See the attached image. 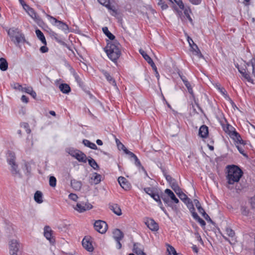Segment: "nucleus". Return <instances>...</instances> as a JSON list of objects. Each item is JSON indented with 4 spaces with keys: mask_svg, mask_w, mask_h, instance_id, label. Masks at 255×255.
<instances>
[{
    "mask_svg": "<svg viewBox=\"0 0 255 255\" xmlns=\"http://www.w3.org/2000/svg\"><path fill=\"white\" fill-rule=\"evenodd\" d=\"M121 44L118 41L108 42L105 51L108 57L113 62H116L121 55Z\"/></svg>",
    "mask_w": 255,
    "mask_h": 255,
    "instance_id": "1",
    "label": "nucleus"
},
{
    "mask_svg": "<svg viewBox=\"0 0 255 255\" xmlns=\"http://www.w3.org/2000/svg\"><path fill=\"white\" fill-rule=\"evenodd\" d=\"M227 168L228 171L226 179L228 184H234L235 183L238 182L243 174L241 169L235 165H228Z\"/></svg>",
    "mask_w": 255,
    "mask_h": 255,
    "instance_id": "2",
    "label": "nucleus"
},
{
    "mask_svg": "<svg viewBox=\"0 0 255 255\" xmlns=\"http://www.w3.org/2000/svg\"><path fill=\"white\" fill-rule=\"evenodd\" d=\"M7 34L10 40L13 43L18 46L20 43L26 42L24 34L17 28L12 27L7 31Z\"/></svg>",
    "mask_w": 255,
    "mask_h": 255,
    "instance_id": "3",
    "label": "nucleus"
},
{
    "mask_svg": "<svg viewBox=\"0 0 255 255\" xmlns=\"http://www.w3.org/2000/svg\"><path fill=\"white\" fill-rule=\"evenodd\" d=\"M42 12L45 14L50 22L54 26L64 31L65 33L69 32V27L68 25L62 21L58 20L56 18L46 13L43 10Z\"/></svg>",
    "mask_w": 255,
    "mask_h": 255,
    "instance_id": "4",
    "label": "nucleus"
},
{
    "mask_svg": "<svg viewBox=\"0 0 255 255\" xmlns=\"http://www.w3.org/2000/svg\"><path fill=\"white\" fill-rule=\"evenodd\" d=\"M7 161L8 164L11 166V171L13 175L19 174V171L17 170V165L15 163V153L9 151L7 155Z\"/></svg>",
    "mask_w": 255,
    "mask_h": 255,
    "instance_id": "5",
    "label": "nucleus"
},
{
    "mask_svg": "<svg viewBox=\"0 0 255 255\" xmlns=\"http://www.w3.org/2000/svg\"><path fill=\"white\" fill-rule=\"evenodd\" d=\"M24 9L28 14L37 23H39L42 21L40 16L37 14L35 10L28 5L24 3L22 4Z\"/></svg>",
    "mask_w": 255,
    "mask_h": 255,
    "instance_id": "6",
    "label": "nucleus"
},
{
    "mask_svg": "<svg viewBox=\"0 0 255 255\" xmlns=\"http://www.w3.org/2000/svg\"><path fill=\"white\" fill-rule=\"evenodd\" d=\"M69 153L80 162H83L84 163L87 162L86 155L79 150L73 149H70Z\"/></svg>",
    "mask_w": 255,
    "mask_h": 255,
    "instance_id": "7",
    "label": "nucleus"
},
{
    "mask_svg": "<svg viewBox=\"0 0 255 255\" xmlns=\"http://www.w3.org/2000/svg\"><path fill=\"white\" fill-rule=\"evenodd\" d=\"M9 251L11 255H19L20 244L16 240H12L10 241Z\"/></svg>",
    "mask_w": 255,
    "mask_h": 255,
    "instance_id": "8",
    "label": "nucleus"
},
{
    "mask_svg": "<svg viewBox=\"0 0 255 255\" xmlns=\"http://www.w3.org/2000/svg\"><path fill=\"white\" fill-rule=\"evenodd\" d=\"M94 228L99 233L104 234L107 230L108 225L105 221L97 220L94 223Z\"/></svg>",
    "mask_w": 255,
    "mask_h": 255,
    "instance_id": "9",
    "label": "nucleus"
},
{
    "mask_svg": "<svg viewBox=\"0 0 255 255\" xmlns=\"http://www.w3.org/2000/svg\"><path fill=\"white\" fill-rule=\"evenodd\" d=\"M99 2L106 6L109 10L110 13L113 16H116L118 14L117 9L115 6L112 5L110 4L109 0H98Z\"/></svg>",
    "mask_w": 255,
    "mask_h": 255,
    "instance_id": "10",
    "label": "nucleus"
},
{
    "mask_svg": "<svg viewBox=\"0 0 255 255\" xmlns=\"http://www.w3.org/2000/svg\"><path fill=\"white\" fill-rule=\"evenodd\" d=\"M145 224L147 227L152 231H157L159 229L158 224L151 218H147L145 221Z\"/></svg>",
    "mask_w": 255,
    "mask_h": 255,
    "instance_id": "11",
    "label": "nucleus"
},
{
    "mask_svg": "<svg viewBox=\"0 0 255 255\" xmlns=\"http://www.w3.org/2000/svg\"><path fill=\"white\" fill-rule=\"evenodd\" d=\"M230 137L233 138L238 144L245 145V141L242 139L240 134L235 130L230 133Z\"/></svg>",
    "mask_w": 255,
    "mask_h": 255,
    "instance_id": "12",
    "label": "nucleus"
},
{
    "mask_svg": "<svg viewBox=\"0 0 255 255\" xmlns=\"http://www.w3.org/2000/svg\"><path fill=\"white\" fill-rule=\"evenodd\" d=\"M92 208V205L90 204L77 203L75 209L79 212H83Z\"/></svg>",
    "mask_w": 255,
    "mask_h": 255,
    "instance_id": "13",
    "label": "nucleus"
},
{
    "mask_svg": "<svg viewBox=\"0 0 255 255\" xmlns=\"http://www.w3.org/2000/svg\"><path fill=\"white\" fill-rule=\"evenodd\" d=\"M118 182L121 186L126 190H128L130 189V185L128 182L126 178L120 176L118 178Z\"/></svg>",
    "mask_w": 255,
    "mask_h": 255,
    "instance_id": "14",
    "label": "nucleus"
},
{
    "mask_svg": "<svg viewBox=\"0 0 255 255\" xmlns=\"http://www.w3.org/2000/svg\"><path fill=\"white\" fill-rule=\"evenodd\" d=\"M52 231L51 230L50 227L46 226L44 227V235L45 237L51 243H52L54 241V240L52 239Z\"/></svg>",
    "mask_w": 255,
    "mask_h": 255,
    "instance_id": "15",
    "label": "nucleus"
},
{
    "mask_svg": "<svg viewBox=\"0 0 255 255\" xmlns=\"http://www.w3.org/2000/svg\"><path fill=\"white\" fill-rule=\"evenodd\" d=\"M101 72L102 74L105 76L109 83L114 87L117 88L115 80L110 75V74L107 71L104 70H102Z\"/></svg>",
    "mask_w": 255,
    "mask_h": 255,
    "instance_id": "16",
    "label": "nucleus"
},
{
    "mask_svg": "<svg viewBox=\"0 0 255 255\" xmlns=\"http://www.w3.org/2000/svg\"><path fill=\"white\" fill-rule=\"evenodd\" d=\"M109 208L118 216H121L122 214L121 209L117 204H110Z\"/></svg>",
    "mask_w": 255,
    "mask_h": 255,
    "instance_id": "17",
    "label": "nucleus"
},
{
    "mask_svg": "<svg viewBox=\"0 0 255 255\" xmlns=\"http://www.w3.org/2000/svg\"><path fill=\"white\" fill-rule=\"evenodd\" d=\"M82 246L84 249L89 252H93L94 250V248L91 242L85 238H84L82 241Z\"/></svg>",
    "mask_w": 255,
    "mask_h": 255,
    "instance_id": "18",
    "label": "nucleus"
},
{
    "mask_svg": "<svg viewBox=\"0 0 255 255\" xmlns=\"http://www.w3.org/2000/svg\"><path fill=\"white\" fill-rule=\"evenodd\" d=\"M208 128L205 126H202L199 130V135L202 138H206L208 135Z\"/></svg>",
    "mask_w": 255,
    "mask_h": 255,
    "instance_id": "19",
    "label": "nucleus"
},
{
    "mask_svg": "<svg viewBox=\"0 0 255 255\" xmlns=\"http://www.w3.org/2000/svg\"><path fill=\"white\" fill-rule=\"evenodd\" d=\"M143 190L146 194L150 196L155 201L159 197V195L154 192L153 190L150 187L144 188Z\"/></svg>",
    "mask_w": 255,
    "mask_h": 255,
    "instance_id": "20",
    "label": "nucleus"
},
{
    "mask_svg": "<svg viewBox=\"0 0 255 255\" xmlns=\"http://www.w3.org/2000/svg\"><path fill=\"white\" fill-rule=\"evenodd\" d=\"M133 251L137 255H146L142 249L141 248L140 244L138 243L134 244Z\"/></svg>",
    "mask_w": 255,
    "mask_h": 255,
    "instance_id": "21",
    "label": "nucleus"
},
{
    "mask_svg": "<svg viewBox=\"0 0 255 255\" xmlns=\"http://www.w3.org/2000/svg\"><path fill=\"white\" fill-rule=\"evenodd\" d=\"M190 48L191 51L192 52L194 55L197 56L199 58L203 57V56L202 54L200 49H199L198 46L196 44L191 46Z\"/></svg>",
    "mask_w": 255,
    "mask_h": 255,
    "instance_id": "22",
    "label": "nucleus"
},
{
    "mask_svg": "<svg viewBox=\"0 0 255 255\" xmlns=\"http://www.w3.org/2000/svg\"><path fill=\"white\" fill-rule=\"evenodd\" d=\"M236 67L238 68L239 72L242 75V76L247 80V81L249 82H252V80L250 76V74L249 72H246L245 69H240L238 65Z\"/></svg>",
    "mask_w": 255,
    "mask_h": 255,
    "instance_id": "23",
    "label": "nucleus"
},
{
    "mask_svg": "<svg viewBox=\"0 0 255 255\" xmlns=\"http://www.w3.org/2000/svg\"><path fill=\"white\" fill-rule=\"evenodd\" d=\"M113 238L115 240H122L124 237L123 233L118 229H115L113 232Z\"/></svg>",
    "mask_w": 255,
    "mask_h": 255,
    "instance_id": "24",
    "label": "nucleus"
},
{
    "mask_svg": "<svg viewBox=\"0 0 255 255\" xmlns=\"http://www.w3.org/2000/svg\"><path fill=\"white\" fill-rule=\"evenodd\" d=\"M165 193L168 195V197L175 203H179V200L176 197L174 193L169 189H166L165 190Z\"/></svg>",
    "mask_w": 255,
    "mask_h": 255,
    "instance_id": "25",
    "label": "nucleus"
},
{
    "mask_svg": "<svg viewBox=\"0 0 255 255\" xmlns=\"http://www.w3.org/2000/svg\"><path fill=\"white\" fill-rule=\"evenodd\" d=\"M60 90L64 94H68L71 91V88L69 85L62 83L59 85Z\"/></svg>",
    "mask_w": 255,
    "mask_h": 255,
    "instance_id": "26",
    "label": "nucleus"
},
{
    "mask_svg": "<svg viewBox=\"0 0 255 255\" xmlns=\"http://www.w3.org/2000/svg\"><path fill=\"white\" fill-rule=\"evenodd\" d=\"M43 194L40 191H37L34 193V199L35 201L38 203L40 204L43 202Z\"/></svg>",
    "mask_w": 255,
    "mask_h": 255,
    "instance_id": "27",
    "label": "nucleus"
},
{
    "mask_svg": "<svg viewBox=\"0 0 255 255\" xmlns=\"http://www.w3.org/2000/svg\"><path fill=\"white\" fill-rule=\"evenodd\" d=\"M35 33L38 38L41 41V42L44 45H46V40L42 32L40 30L37 29L35 30Z\"/></svg>",
    "mask_w": 255,
    "mask_h": 255,
    "instance_id": "28",
    "label": "nucleus"
},
{
    "mask_svg": "<svg viewBox=\"0 0 255 255\" xmlns=\"http://www.w3.org/2000/svg\"><path fill=\"white\" fill-rule=\"evenodd\" d=\"M71 185L72 187L75 190H80L82 187V183L80 181L75 179L71 180Z\"/></svg>",
    "mask_w": 255,
    "mask_h": 255,
    "instance_id": "29",
    "label": "nucleus"
},
{
    "mask_svg": "<svg viewBox=\"0 0 255 255\" xmlns=\"http://www.w3.org/2000/svg\"><path fill=\"white\" fill-rule=\"evenodd\" d=\"M8 68V63L4 58H0V70L2 71H6Z\"/></svg>",
    "mask_w": 255,
    "mask_h": 255,
    "instance_id": "30",
    "label": "nucleus"
},
{
    "mask_svg": "<svg viewBox=\"0 0 255 255\" xmlns=\"http://www.w3.org/2000/svg\"><path fill=\"white\" fill-rule=\"evenodd\" d=\"M101 175L97 173H94L91 177V180L95 184L99 183L101 181Z\"/></svg>",
    "mask_w": 255,
    "mask_h": 255,
    "instance_id": "31",
    "label": "nucleus"
},
{
    "mask_svg": "<svg viewBox=\"0 0 255 255\" xmlns=\"http://www.w3.org/2000/svg\"><path fill=\"white\" fill-rule=\"evenodd\" d=\"M103 32L111 40L115 39V36L109 31L107 27H104L102 28Z\"/></svg>",
    "mask_w": 255,
    "mask_h": 255,
    "instance_id": "32",
    "label": "nucleus"
},
{
    "mask_svg": "<svg viewBox=\"0 0 255 255\" xmlns=\"http://www.w3.org/2000/svg\"><path fill=\"white\" fill-rule=\"evenodd\" d=\"M83 143L86 146L89 147H90L91 149H97V145L94 143L91 142L89 140L83 139Z\"/></svg>",
    "mask_w": 255,
    "mask_h": 255,
    "instance_id": "33",
    "label": "nucleus"
},
{
    "mask_svg": "<svg viewBox=\"0 0 255 255\" xmlns=\"http://www.w3.org/2000/svg\"><path fill=\"white\" fill-rule=\"evenodd\" d=\"M171 187L177 195L182 191L181 188L179 187L176 181H174V182L172 183Z\"/></svg>",
    "mask_w": 255,
    "mask_h": 255,
    "instance_id": "34",
    "label": "nucleus"
},
{
    "mask_svg": "<svg viewBox=\"0 0 255 255\" xmlns=\"http://www.w3.org/2000/svg\"><path fill=\"white\" fill-rule=\"evenodd\" d=\"M88 162L89 165L95 170H98L99 169L98 164L93 158L90 157V158L88 159Z\"/></svg>",
    "mask_w": 255,
    "mask_h": 255,
    "instance_id": "35",
    "label": "nucleus"
},
{
    "mask_svg": "<svg viewBox=\"0 0 255 255\" xmlns=\"http://www.w3.org/2000/svg\"><path fill=\"white\" fill-rule=\"evenodd\" d=\"M139 52L140 54L144 58V59L148 62V63H150V62H152V59L147 54V53L143 50L139 49Z\"/></svg>",
    "mask_w": 255,
    "mask_h": 255,
    "instance_id": "36",
    "label": "nucleus"
},
{
    "mask_svg": "<svg viewBox=\"0 0 255 255\" xmlns=\"http://www.w3.org/2000/svg\"><path fill=\"white\" fill-rule=\"evenodd\" d=\"M33 145V141L30 139H29L28 137L26 138V145H25V151H27L30 150L31 148L32 147Z\"/></svg>",
    "mask_w": 255,
    "mask_h": 255,
    "instance_id": "37",
    "label": "nucleus"
},
{
    "mask_svg": "<svg viewBox=\"0 0 255 255\" xmlns=\"http://www.w3.org/2000/svg\"><path fill=\"white\" fill-rule=\"evenodd\" d=\"M167 251L168 252V254L167 255H177V254L175 250V249L171 246L168 245Z\"/></svg>",
    "mask_w": 255,
    "mask_h": 255,
    "instance_id": "38",
    "label": "nucleus"
},
{
    "mask_svg": "<svg viewBox=\"0 0 255 255\" xmlns=\"http://www.w3.org/2000/svg\"><path fill=\"white\" fill-rule=\"evenodd\" d=\"M185 86L187 88L188 92L191 94L192 97L194 98V94L191 84L188 81H185Z\"/></svg>",
    "mask_w": 255,
    "mask_h": 255,
    "instance_id": "39",
    "label": "nucleus"
},
{
    "mask_svg": "<svg viewBox=\"0 0 255 255\" xmlns=\"http://www.w3.org/2000/svg\"><path fill=\"white\" fill-rule=\"evenodd\" d=\"M194 204H195V206H196L197 209H198V212L200 213V214H202L204 213V212H205L204 210V209L202 207L199 201L197 200V199H195L194 200Z\"/></svg>",
    "mask_w": 255,
    "mask_h": 255,
    "instance_id": "40",
    "label": "nucleus"
},
{
    "mask_svg": "<svg viewBox=\"0 0 255 255\" xmlns=\"http://www.w3.org/2000/svg\"><path fill=\"white\" fill-rule=\"evenodd\" d=\"M157 3L158 6H160L162 10L166 9L168 7L163 0H157Z\"/></svg>",
    "mask_w": 255,
    "mask_h": 255,
    "instance_id": "41",
    "label": "nucleus"
},
{
    "mask_svg": "<svg viewBox=\"0 0 255 255\" xmlns=\"http://www.w3.org/2000/svg\"><path fill=\"white\" fill-rule=\"evenodd\" d=\"M73 76L74 77V78H75L76 81L77 82L78 85L80 87H82V86H83V83L82 81L81 78L80 77V76L76 73H74Z\"/></svg>",
    "mask_w": 255,
    "mask_h": 255,
    "instance_id": "42",
    "label": "nucleus"
},
{
    "mask_svg": "<svg viewBox=\"0 0 255 255\" xmlns=\"http://www.w3.org/2000/svg\"><path fill=\"white\" fill-rule=\"evenodd\" d=\"M172 3L173 2H175L177 5L179 7V8L181 9H184V5L181 0H169Z\"/></svg>",
    "mask_w": 255,
    "mask_h": 255,
    "instance_id": "43",
    "label": "nucleus"
},
{
    "mask_svg": "<svg viewBox=\"0 0 255 255\" xmlns=\"http://www.w3.org/2000/svg\"><path fill=\"white\" fill-rule=\"evenodd\" d=\"M51 36L58 43H61V44H62L64 43L63 42V41L61 40V39L60 38L59 35L57 33H56V32H52L51 33Z\"/></svg>",
    "mask_w": 255,
    "mask_h": 255,
    "instance_id": "44",
    "label": "nucleus"
},
{
    "mask_svg": "<svg viewBox=\"0 0 255 255\" xmlns=\"http://www.w3.org/2000/svg\"><path fill=\"white\" fill-rule=\"evenodd\" d=\"M56 179L54 176H51L49 178V185L52 187H55L56 185Z\"/></svg>",
    "mask_w": 255,
    "mask_h": 255,
    "instance_id": "45",
    "label": "nucleus"
},
{
    "mask_svg": "<svg viewBox=\"0 0 255 255\" xmlns=\"http://www.w3.org/2000/svg\"><path fill=\"white\" fill-rule=\"evenodd\" d=\"M116 142L119 149H122L125 152V149H127L118 138H116Z\"/></svg>",
    "mask_w": 255,
    "mask_h": 255,
    "instance_id": "46",
    "label": "nucleus"
},
{
    "mask_svg": "<svg viewBox=\"0 0 255 255\" xmlns=\"http://www.w3.org/2000/svg\"><path fill=\"white\" fill-rule=\"evenodd\" d=\"M134 160L135 165L138 167H141L142 170L146 174H147L146 171H145L144 168L141 165V163L139 160L138 159L137 157L134 158Z\"/></svg>",
    "mask_w": 255,
    "mask_h": 255,
    "instance_id": "47",
    "label": "nucleus"
},
{
    "mask_svg": "<svg viewBox=\"0 0 255 255\" xmlns=\"http://www.w3.org/2000/svg\"><path fill=\"white\" fill-rule=\"evenodd\" d=\"M21 127L25 129V131L27 133L29 134L31 132V129L29 128V126L28 123H23L21 124Z\"/></svg>",
    "mask_w": 255,
    "mask_h": 255,
    "instance_id": "48",
    "label": "nucleus"
},
{
    "mask_svg": "<svg viewBox=\"0 0 255 255\" xmlns=\"http://www.w3.org/2000/svg\"><path fill=\"white\" fill-rule=\"evenodd\" d=\"M183 10H184V14L187 17V18L190 21H192V18H191V17L190 16V13L191 12L190 9L188 7V8H184Z\"/></svg>",
    "mask_w": 255,
    "mask_h": 255,
    "instance_id": "49",
    "label": "nucleus"
},
{
    "mask_svg": "<svg viewBox=\"0 0 255 255\" xmlns=\"http://www.w3.org/2000/svg\"><path fill=\"white\" fill-rule=\"evenodd\" d=\"M227 234L231 237H234L235 233V232L230 228H227L226 229Z\"/></svg>",
    "mask_w": 255,
    "mask_h": 255,
    "instance_id": "50",
    "label": "nucleus"
},
{
    "mask_svg": "<svg viewBox=\"0 0 255 255\" xmlns=\"http://www.w3.org/2000/svg\"><path fill=\"white\" fill-rule=\"evenodd\" d=\"M179 198L183 202L184 200L186 201L187 199L188 198L187 196L182 191H181L180 193H179L178 194H177Z\"/></svg>",
    "mask_w": 255,
    "mask_h": 255,
    "instance_id": "51",
    "label": "nucleus"
},
{
    "mask_svg": "<svg viewBox=\"0 0 255 255\" xmlns=\"http://www.w3.org/2000/svg\"><path fill=\"white\" fill-rule=\"evenodd\" d=\"M124 152L126 154L128 155L130 158H133L134 159L137 157L135 154H134L132 152L129 151L128 149H125Z\"/></svg>",
    "mask_w": 255,
    "mask_h": 255,
    "instance_id": "52",
    "label": "nucleus"
},
{
    "mask_svg": "<svg viewBox=\"0 0 255 255\" xmlns=\"http://www.w3.org/2000/svg\"><path fill=\"white\" fill-rule=\"evenodd\" d=\"M161 198H162V200L163 201V202L165 204H167V205L168 206L172 207V205H171V203H170V202L169 201V198L166 197L165 196H163L161 197Z\"/></svg>",
    "mask_w": 255,
    "mask_h": 255,
    "instance_id": "53",
    "label": "nucleus"
},
{
    "mask_svg": "<svg viewBox=\"0 0 255 255\" xmlns=\"http://www.w3.org/2000/svg\"><path fill=\"white\" fill-rule=\"evenodd\" d=\"M161 209L165 213H166L165 208L163 207L162 202L160 200V196L155 200Z\"/></svg>",
    "mask_w": 255,
    "mask_h": 255,
    "instance_id": "54",
    "label": "nucleus"
},
{
    "mask_svg": "<svg viewBox=\"0 0 255 255\" xmlns=\"http://www.w3.org/2000/svg\"><path fill=\"white\" fill-rule=\"evenodd\" d=\"M241 210L242 214L243 215L248 216L249 212V210L248 209V208L246 207L242 206Z\"/></svg>",
    "mask_w": 255,
    "mask_h": 255,
    "instance_id": "55",
    "label": "nucleus"
},
{
    "mask_svg": "<svg viewBox=\"0 0 255 255\" xmlns=\"http://www.w3.org/2000/svg\"><path fill=\"white\" fill-rule=\"evenodd\" d=\"M203 217L207 221L211 222L212 224H214V223L212 221V220L211 219L209 216L205 212H204L202 214Z\"/></svg>",
    "mask_w": 255,
    "mask_h": 255,
    "instance_id": "56",
    "label": "nucleus"
},
{
    "mask_svg": "<svg viewBox=\"0 0 255 255\" xmlns=\"http://www.w3.org/2000/svg\"><path fill=\"white\" fill-rule=\"evenodd\" d=\"M216 87L221 94H222L224 95L226 94V91L223 87H221L219 85L217 84L216 85Z\"/></svg>",
    "mask_w": 255,
    "mask_h": 255,
    "instance_id": "57",
    "label": "nucleus"
},
{
    "mask_svg": "<svg viewBox=\"0 0 255 255\" xmlns=\"http://www.w3.org/2000/svg\"><path fill=\"white\" fill-rule=\"evenodd\" d=\"M32 88L30 87H23L21 89V91L22 92H24L27 94H30V92H32Z\"/></svg>",
    "mask_w": 255,
    "mask_h": 255,
    "instance_id": "58",
    "label": "nucleus"
},
{
    "mask_svg": "<svg viewBox=\"0 0 255 255\" xmlns=\"http://www.w3.org/2000/svg\"><path fill=\"white\" fill-rule=\"evenodd\" d=\"M69 199H70L71 200H72L74 201H76L78 199V197L76 194H74V193H70L69 195Z\"/></svg>",
    "mask_w": 255,
    "mask_h": 255,
    "instance_id": "59",
    "label": "nucleus"
},
{
    "mask_svg": "<svg viewBox=\"0 0 255 255\" xmlns=\"http://www.w3.org/2000/svg\"><path fill=\"white\" fill-rule=\"evenodd\" d=\"M250 63H251V65L253 68V73H255V57L253 58L250 61Z\"/></svg>",
    "mask_w": 255,
    "mask_h": 255,
    "instance_id": "60",
    "label": "nucleus"
},
{
    "mask_svg": "<svg viewBox=\"0 0 255 255\" xmlns=\"http://www.w3.org/2000/svg\"><path fill=\"white\" fill-rule=\"evenodd\" d=\"M236 146L240 153H241L245 156H247V154L245 153L243 148L242 146H239L238 145H237Z\"/></svg>",
    "mask_w": 255,
    "mask_h": 255,
    "instance_id": "61",
    "label": "nucleus"
},
{
    "mask_svg": "<svg viewBox=\"0 0 255 255\" xmlns=\"http://www.w3.org/2000/svg\"><path fill=\"white\" fill-rule=\"evenodd\" d=\"M165 178L166 180L169 182L171 184H172V183L174 182V181H175V179H173L172 177L168 175H165Z\"/></svg>",
    "mask_w": 255,
    "mask_h": 255,
    "instance_id": "62",
    "label": "nucleus"
},
{
    "mask_svg": "<svg viewBox=\"0 0 255 255\" xmlns=\"http://www.w3.org/2000/svg\"><path fill=\"white\" fill-rule=\"evenodd\" d=\"M196 221L200 224V225L202 227H204L206 225L205 222L201 219L200 217H199Z\"/></svg>",
    "mask_w": 255,
    "mask_h": 255,
    "instance_id": "63",
    "label": "nucleus"
},
{
    "mask_svg": "<svg viewBox=\"0 0 255 255\" xmlns=\"http://www.w3.org/2000/svg\"><path fill=\"white\" fill-rule=\"evenodd\" d=\"M234 129L233 127L229 125H228L226 129H225V130L226 132H227L228 131H229V134L231 133V132L233 131V129Z\"/></svg>",
    "mask_w": 255,
    "mask_h": 255,
    "instance_id": "64",
    "label": "nucleus"
}]
</instances>
